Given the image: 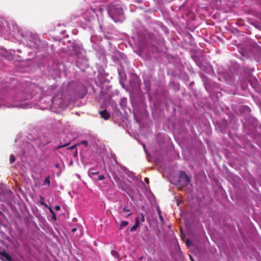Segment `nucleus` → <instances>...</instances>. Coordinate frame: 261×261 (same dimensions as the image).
I'll use <instances>...</instances> for the list:
<instances>
[{"mask_svg": "<svg viewBox=\"0 0 261 261\" xmlns=\"http://www.w3.org/2000/svg\"><path fill=\"white\" fill-rule=\"evenodd\" d=\"M99 113L101 117L105 120L108 119L110 117V114L106 110L100 111Z\"/></svg>", "mask_w": 261, "mask_h": 261, "instance_id": "12", "label": "nucleus"}, {"mask_svg": "<svg viewBox=\"0 0 261 261\" xmlns=\"http://www.w3.org/2000/svg\"><path fill=\"white\" fill-rule=\"evenodd\" d=\"M18 52H21V51L19 49H17Z\"/></svg>", "mask_w": 261, "mask_h": 261, "instance_id": "46", "label": "nucleus"}, {"mask_svg": "<svg viewBox=\"0 0 261 261\" xmlns=\"http://www.w3.org/2000/svg\"><path fill=\"white\" fill-rule=\"evenodd\" d=\"M178 181L182 184L187 185L190 182V179L184 171H181L179 173Z\"/></svg>", "mask_w": 261, "mask_h": 261, "instance_id": "8", "label": "nucleus"}, {"mask_svg": "<svg viewBox=\"0 0 261 261\" xmlns=\"http://www.w3.org/2000/svg\"><path fill=\"white\" fill-rule=\"evenodd\" d=\"M3 199V200L6 201L7 199H6L5 198H2Z\"/></svg>", "mask_w": 261, "mask_h": 261, "instance_id": "43", "label": "nucleus"}, {"mask_svg": "<svg viewBox=\"0 0 261 261\" xmlns=\"http://www.w3.org/2000/svg\"><path fill=\"white\" fill-rule=\"evenodd\" d=\"M15 161V158L13 155H11L10 156V164L13 163Z\"/></svg>", "mask_w": 261, "mask_h": 261, "instance_id": "23", "label": "nucleus"}, {"mask_svg": "<svg viewBox=\"0 0 261 261\" xmlns=\"http://www.w3.org/2000/svg\"><path fill=\"white\" fill-rule=\"evenodd\" d=\"M143 148H144V149L145 151H146V149H145V145H144V144H143Z\"/></svg>", "mask_w": 261, "mask_h": 261, "instance_id": "41", "label": "nucleus"}, {"mask_svg": "<svg viewBox=\"0 0 261 261\" xmlns=\"http://www.w3.org/2000/svg\"><path fill=\"white\" fill-rule=\"evenodd\" d=\"M189 256H190V258H191V261H194V259L192 258V257L191 256V255H189Z\"/></svg>", "mask_w": 261, "mask_h": 261, "instance_id": "36", "label": "nucleus"}, {"mask_svg": "<svg viewBox=\"0 0 261 261\" xmlns=\"http://www.w3.org/2000/svg\"><path fill=\"white\" fill-rule=\"evenodd\" d=\"M51 102L53 106L61 109H65L67 104L65 100L61 98L59 95H56L51 98Z\"/></svg>", "mask_w": 261, "mask_h": 261, "instance_id": "7", "label": "nucleus"}, {"mask_svg": "<svg viewBox=\"0 0 261 261\" xmlns=\"http://www.w3.org/2000/svg\"><path fill=\"white\" fill-rule=\"evenodd\" d=\"M132 214V213H130L129 214H128L126 216V217H128L129 216L131 215Z\"/></svg>", "mask_w": 261, "mask_h": 261, "instance_id": "39", "label": "nucleus"}, {"mask_svg": "<svg viewBox=\"0 0 261 261\" xmlns=\"http://www.w3.org/2000/svg\"><path fill=\"white\" fill-rule=\"evenodd\" d=\"M4 195H7L9 198H11L13 196V193L12 192L10 191V190H8V191H7L6 192H5V193H3Z\"/></svg>", "mask_w": 261, "mask_h": 261, "instance_id": "18", "label": "nucleus"}, {"mask_svg": "<svg viewBox=\"0 0 261 261\" xmlns=\"http://www.w3.org/2000/svg\"><path fill=\"white\" fill-rule=\"evenodd\" d=\"M104 10L103 8H99L97 10H95V9L91 8V11H92L97 16H98L99 15H101L102 11Z\"/></svg>", "mask_w": 261, "mask_h": 261, "instance_id": "14", "label": "nucleus"}, {"mask_svg": "<svg viewBox=\"0 0 261 261\" xmlns=\"http://www.w3.org/2000/svg\"><path fill=\"white\" fill-rule=\"evenodd\" d=\"M119 187L120 189H121L122 190H123V191H126V189H125L124 187H123V186L122 184H120V185L119 186Z\"/></svg>", "mask_w": 261, "mask_h": 261, "instance_id": "27", "label": "nucleus"}, {"mask_svg": "<svg viewBox=\"0 0 261 261\" xmlns=\"http://www.w3.org/2000/svg\"><path fill=\"white\" fill-rule=\"evenodd\" d=\"M125 212H130V209L128 207L126 206V207H124L122 208L121 213H123Z\"/></svg>", "mask_w": 261, "mask_h": 261, "instance_id": "24", "label": "nucleus"}, {"mask_svg": "<svg viewBox=\"0 0 261 261\" xmlns=\"http://www.w3.org/2000/svg\"><path fill=\"white\" fill-rule=\"evenodd\" d=\"M49 212L52 214V218L54 220H56V214H55V212L51 208L49 210Z\"/></svg>", "mask_w": 261, "mask_h": 261, "instance_id": "21", "label": "nucleus"}, {"mask_svg": "<svg viewBox=\"0 0 261 261\" xmlns=\"http://www.w3.org/2000/svg\"><path fill=\"white\" fill-rule=\"evenodd\" d=\"M196 64H197V65L199 67H200V68H201V64H200V63H199V62H197V63H196Z\"/></svg>", "mask_w": 261, "mask_h": 261, "instance_id": "35", "label": "nucleus"}, {"mask_svg": "<svg viewBox=\"0 0 261 261\" xmlns=\"http://www.w3.org/2000/svg\"><path fill=\"white\" fill-rule=\"evenodd\" d=\"M104 178H105V176L101 174V175H99L98 176L97 178H95V179L98 180H103Z\"/></svg>", "mask_w": 261, "mask_h": 261, "instance_id": "25", "label": "nucleus"}, {"mask_svg": "<svg viewBox=\"0 0 261 261\" xmlns=\"http://www.w3.org/2000/svg\"><path fill=\"white\" fill-rule=\"evenodd\" d=\"M113 160H114V161L115 162L116 165L117 166L120 167V168L121 169H122L124 171V173L125 174H126L128 176H129L130 177L133 178V177H134V174H133V173H132V172L128 171L126 169V168L124 166H121L120 165V164L118 163V162L117 161V160H116V159L115 158H114Z\"/></svg>", "mask_w": 261, "mask_h": 261, "instance_id": "9", "label": "nucleus"}, {"mask_svg": "<svg viewBox=\"0 0 261 261\" xmlns=\"http://www.w3.org/2000/svg\"><path fill=\"white\" fill-rule=\"evenodd\" d=\"M73 148H74V146H72V147H70V148H71V149H73Z\"/></svg>", "mask_w": 261, "mask_h": 261, "instance_id": "45", "label": "nucleus"}, {"mask_svg": "<svg viewBox=\"0 0 261 261\" xmlns=\"http://www.w3.org/2000/svg\"><path fill=\"white\" fill-rule=\"evenodd\" d=\"M110 17L115 22H121L124 19L123 10L117 5H111L107 9Z\"/></svg>", "mask_w": 261, "mask_h": 261, "instance_id": "3", "label": "nucleus"}, {"mask_svg": "<svg viewBox=\"0 0 261 261\" xmlns=\"http://www.w3.org/2000/svg\"><path fill=\"white\" fill-rule=\"evenodd\" d=\"M80 144H83V145H85L86 147L88 146V142L87 141H85V140L81 141Z\"/></svg>", "mask_w": 261, "mask_h": 261, "instance_id": "26", "label": "nucleus"}, {"mask_svg": "<svg viewBox=\"0 0 261 261\" xmlns=\"http://www.w3.org/2000/svg\"><path fill=\"white\" fill-rule=\"evenodd\" d=\"M0 257L3 261H11V257L5 252H0Z\"/></svg>", "mask_w": 261, "mask_h": 261, "instance_id": "10", "label": "nucleus"}, {"mask_svg": "<svg viewBox=\"0 0 261 261\" xmlns=\"http://www.w3.org/2000/svg\"><path fill=\"white\" fill-rule=\"evenodd\" d=\"M145 181L146 182V183H148L149 182V179L147 178V177H146L145 178Z\"/></svg>", "mask_w": 261, "mask_h": 261, "instance_id": "31", "label": "nucleus"}, {"mask_svg": "<svg viewBox=\"0 0 261 261\" xmlns=\"http://www.w3.org/2000/svg\"><path fill=\"white\" fill-rule=\"evenodd\" d=\"M141 221L142 222H144V216L143 215V214L142 213L141 214Z\"/></svg>", "mask_w": 261, "mask_h": 261, "instance_id": "29", "label": "nucleus"}, {"mask_svg": "<svg viewBox=\"0 0 261 261\" xmlns=\"http://www.w3.org/2000/svg\"><path fill=\"white\" fill-rule=\"evenodd\" d=\"M76 230V228H72V230H71L72 232H74V231H75Z\"/></svg>", "mask_w": 261, "mask_h": 261, "instance_id": "34", "label": "nucleus"}, {"mask_svg": "<svg viewBox=\"0 0 261 261\" xmlns=\"http://www.w3.org/2000/svg\"><path fill=\"white\" fill-rule=\"evenodd\" d=\"M13 53H11L10 55H7L6 58L9 60H13L14 59V53H15V51L14 50H12Z\"/></svg>", "mask_w": 261, "mask_h": 261, "instance_id": "16", "label": "nucleus"}, {"mask_svg": "<svg viewBox=\"0 0 261 261\" xmlns=\"http://www.w3.org/2000/svg\"><path fill=\"white\" fill-rule=\"evenodd\" d=\"M223 78L224 79V80L226 82H228V80L226 78V76H223Z\"/></svg>", "mask_w": 261, "mask_h": 261, "instance_id": "33", "label": "nucleus"}, {"mask_svg": "<svg viewBox=\"0 0 261 261\" xmlns=\"http://www.w3.org/2000/svg\"><path fill=\"white\" fill-rule=\"evenodd\" d=\"M71 88H74L73 92L79 97L83 98L87 93L86 86L82 84H76L75 82L69 83L67 87V90L72 93Z\"/></svg>", "mask_w": 261, "mask_h": 261, "instance_id": "5", "label": "nucleus"}, {"mask_svg": "<svg viewBox=\"0 0 261 261\" xmlns=\"http://www.w3.org/2000/svg\"><path fill=\"white\" fill-rule=\"evenodd\" d=\"M50 176L48 175L46 177L45 179H44L42 185L43 186H45L46 188H48L50 186Z\"/></svg>", "mask_w": 261, "mask_h": 261, "instance_id": "13", "label": "nucleus"}, {"mask_svg": "<svg viewBox=\"0 0 261 261\" xmlns=\"http://www.w3.org/2000/svg\"><path fill=\"white\" fill-rule=\"evenodd\" d=\"M110 170H112V173H115V174H116V173H115V172H114V171H113L111 168H110Z\"/></svg>", "mask_w": 261, "mask_h": 261, "instance_id": "42", "label": "nucleus"}, {"mask_svg": "<svg viewBox=\"0 0 261 261\" xmlns=\"http://www.w3.org/2000/svg\"><path fill=\"white\" fill-rule=\"evenodd\" d=\"M253 83L255 84H257L258 82H257V80L256 78H254L253 79Z\"/></svg>", "mask_w": 261, "mask_h": 261, "instance_id": "30", "label": "nucleus"}, {"mask_svg": "<svg viewBox=\"0 0 261 261\" xmlns=\"http://www.w3.org/2000/svg\"><path fill=\"white\" fill-rule=\"evenodd\" d=\"M128 222L126 221H122L120 224V229L124 226H126L128 225Z\"/></svg>", "mask_w": 261, "mask_h": 261, "instance_id": "19", "label": "nucleus"}, {"mask_svg": "<svg viewBox=\"0 0 261 261\" xmlns=\"http://www.w3.org/2000/svg\"><path fill=\"white\" fill-rule=\"evenodd\" d=\"M84 64L83 65H81L80 60H77L76 61L77 66L81 69H83V68H87L88 67L87 62L86 60H84Z\"/></svg>", "mask_w": 261, "mask_h": 261, "instance_id": "15", "label": "nucleus"}, {"mask_svg": "<svg viewBox=\"0 0 261 261\" xmlns=\"http://www.w3.org/2000/svg\"><path fill=\"white\" fill-rule=\"evenodd\" d=\"M186 244H187V245H189V241L188 240L187 241Z\"/></svg>", "mask_w": 261, "mask_h": 261, "instance_id": "40", "label": "nucleus"}, {"mask_svg": "<svg viewBox=\"0 0 261 261\" xmlns=\"http://www.w3.org/2000/svg\"><path fill=\"white\" fill-rule=\"evenodd\" d=\"M24 40L26 41L27 45L30 48H35L38 45L39 40L36 35L29 33L27 34L26 37H23Z\"/></svg>", "mask_w": 261, "mask_h": 261, "instance_id": "6", "label": "nucleus"}, {"mask_svg": "<svg viewBox=\"0 0 261 261\" xmlns=\"http://www.w3.org/2000/svg\"><path fill=\"white\" fill-rule=\"evenodd\" d=\"M159 217H160V219L161 221H163V217L161 216V214H159Z\"/></svg>", "mask_w": 261, "mask_h": 261, "instance_id": "32", "label": "nucleus"}, {"mask_svg": "<svg viewBox=\"0 0 261 261\" xmlns=\"http://www.w3.org/2000/svg\"><path fill=\"white\" fill-rule=\"evenodd\" d=\"M17 30V27L14 22H9L3 18H0V35H11Z\"/></svg>", "mask_w": 261, "mask_h": 261, "instance_id": "4", "label": "nucleus"}, {"mask_svg": "<svg viewBox=\"0 0 261 261\" xmlns=\"http://www.w3.org/2000/svg\"><path fill=\"white\" fill-rule=\"evenodd\" d=\"M59 164H57L55 165V167L56 168H58L59 167Z\"/></svg>", "mask_w": 261, "mask_h": 261, "instance_id": "37", "label": "nucleus"}, {"mask_svg": "<svg viewBox=\"0 0 261 261\" xmlns=\"http://www.w3.org/2000/svg\"><path fill=\"white\" fill-rule=\"evenodd\" d=\"M55 209L57 211H59L60 210V206L59 205H56L55 206Z\"/></svg>", "mask_w": 261, "mask_h": 261, "instance_id": "28", "label": "nucleus"}, {"mask_svg": "<svg viewBox=\"0 0 261 261\" xmlns=\"http://www.w3.org/2000/svg\"><path fill=\"white\" fill-rule=\"evenodd\" d=\"M139 224H140V222H139V219L138 217H136L135 218V224L130 228V231L131 232H134L135 231L137 228H138V227L139 226Z\"/></svg>", "mask_w": 261, "mask_h": 261, "instance_id": "11", "label": "nucleus"}, {"mask_svg": "<svg viewBox=\"0 0 261 261\" xmlns=\"http://www.w3.org/2000/svg\"><path fill=\"white\" fill-rule=\"evenodd\" d=\"M94 19V16H92L90 18V19H89V21H91V19Z\"/></svg>", "mask_w": 261, "mask_h": 261, "instance_id": "38", "label": "nucleus"}, {"mask_svg": "<svg viewBox=\"0 0 261 261\" xmlns=\"http://www.w3.org/2000/svg\"><path fill=\"white\" fill-rule=\"evenodd\" d=\"M111 254L113 256H114L116 258L119 257V254L118 252L115 250H112L111 251Z\"/></svg>", "mask_w": 261, "mask_h": 261, "instance_id": "20", "label": "nucleus"}, {"mask_svg": "<svg viewBox=\"0 0 261 261\" xmlns=\"http://www.w3.org/2000/svg\"><path fill=\"white\" fill-rule=\"evenodd\" d=\"M93 169H90L88 171V174L90 176H91L92 175H96L98 172V171H93Z\"/></svg>", "mask_w": 261, "mask_h": 261, "instance_id": "17", "label": "nucleus"}, {"mask_svg": "<svg viewBox=\"0 0 261 261\" xmlns=\"http://www.w3.org/2000/svg\"><path fill=\"white\" fill-rule=\"evenodd\" d=\"M66 145H62L61 146L59 147V148H60V147H64V146H65Z\"/></svg>", "mask_w": 261, "mask_h": 261, "instance_id": "44", "label": "nucleus"}, {"mask_svg": "<svg viewBox=\"0 0 261 261\" xmlns=\"http://www.w3.org/2000/svg\"><path fill=\"white\" fill-rule=\"evenodd\" d=\"M135 51L141 57H147L150 51L149 46L143 35L138 36L135 42Z\"/></svg>", "mask_w": 261, "mask_h": 261, "instance_id": "2", "label": "nucleus"}, {"mask_svg": "<svg viewBox=\"0 0 261 261\" xmlns=\"http://www.w3.org/2000/svg\"><path fill=\"white\" fill-rule=\"evenodd\" d=\"M14 92L10 95L7 96L5 99H0V109L5 108H18L25 109L31 108V105L23 101L32 98V94H27V92Z\"/></svg>", "mask_w": 261, "mask_h": 261, "instance_id": "1", "label": "nucleus"}, {"mask_svg": "<svg viewBox=\"0 0 261 261\" xmlns=\"http://www.w3.org/2000/svg\"><path fill=\"white\" fill-rule=\"evenodd\" d=\"M40 203L42 205H44L45 204V201H44V198L42 196H41L40 197Z\"/></svg>", "mask_w": 261, "mask_h": 261, "instance_id": "22", "label": "nucleus"}]
</instances>
